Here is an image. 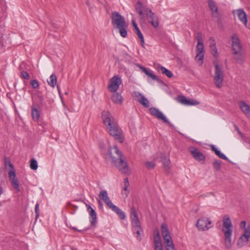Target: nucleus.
<instances>
[{"label":"nucleus","instance_id":"obj_1","mask_svg":"<svg viewBox=\"0 0 250 250\" xmlns=\"http://www.w3.org/2000/svg\"><path fill=\"white\" fill-rule=\"evenodd\" d=\"M102 117L110 135L119 143H123L124 141L123 131L118 125L114 121L111 114L108 111H103L102 113Z\"/></svg>","mask_w":250,"mask_h":250},{"label":"nucleus","instance_id":"obj_2","mask_svg":"<svg viewBox=\"0 0 250 250\" xmlns=\"http://www.w3.org/2000/svg\"><path fill=\"white\" fill-rule=\"evenodd\" d=\"M109 155L115 166L122 173H126L128 171V165L124 160L122 152L116 146L110 147Z\"/></svg>","mask_w":250,"mask_h":250},{"label":"nucleus","instance_id":"obj_3","mask_svg":"<svg viewBox=\"0 0 250 250\" xmlns=\"http://www.w3.org/2000/svg\"><path fill=\"white\" fill-rule=\"evenodd\" d=\"M111 22L113 25H115V28L119 30L120 35L123 38H125L127 36V25L126 24L125 19L119 13L113 12L111 15Z\"/></svg>","mask_w":250,"mask_h":250},{"label":"nucleus","instance_id":"obj_4","mask_svg":"<svg viewBox=\"0 0 250 250\" xmlns=\"http://www.w3.org/2000/svg\"><path fill=\"white\" fill-rule=\"evenodd\" d=\"M232 222L229 215H226L223 219L222 231L225 235V245L227 249H230L232 246L231 236L232 234Z\"/></svg>","mask_w":250,"mask_h":250},{"label":"nucleus","instance_id":"obj_5","mask_svg":"<svg viewBox=\"0 0 250 250\" xmlns=\"http://www.w3.org/2000/svg\"><path fill=\"white\" fill-rule=\"evenodd\" d=\"M212 222L208 217H202L198 220L196 227L199 230L205 231L212 228Z\"/></svg>","mask_w":250,"mask_h":250},{"label":"nucleus","instance_id":"obj_6","mask_svg":"<svg viewBox=\"0 0 250 250\" xmlns=\"http://www.w3.org/2000/svg\"><path fill=\"white\" fill-rule=\"evenodd\" d=\"M223 79V71L222 68L217 64L215 65V76L214 80L218 88H221L222 87Z\"/></svg>","mask_w":250,"mask_h":250},{"label":"nucleus","instance_id":"obj_7","mask_svg":"<svg viewBox=\"0 0 250 250\" xmlns=\"http://www.w3.org/2000/svg\"><path fill=\"white\" fill-rule=\"evenodd\" d=\"M232 41V50L234 55L238 54L241 52L242 45L240 44V41L238 36L236 34L232 35L231 37Z\"/></svg>","mask_w":250,"mask_h":250},{"label":"nucleus","instance_id":"obj_8","mask_svg":"<svg viewBox=\"0 0 250 250\" xmlns=\"http://www.w3.org/2000/svg\"><path fill=\"white\" fill-rule=\"evenodd\" d=\"M150 113L158 119L162 120L164 123L167 124L170 126H172L171 123L168 121L167 118L165 116L163 113L156 107H151L149 108Z\"/></svg>","mask_w":250,"mask_h":250},{"label":"nucleus","instance_id":"obj_9","mask_svg":"<svg viewBox=\"0 0 250 250\" xmlns=\"http://www.w3.org/2000/svg\"><path fill=\"white\" fill-rule=\"evenodd\" d=\"M121 83L122 80L118 76L112 77L111 79L110 84L109 85L110 91L112 92H116Z\"/></svg>","mask_w":250,"mask_h":250},{"label":"nucleus","instance_id":"obj_10","mask_svg":"<svg viewBox=\"0 0 250 250\" xmlns=\"http://www.w3.org/2000/svg\"><path fill=\"white\" fill-rule=\"evenodd\" d=\"M8 176L13 187L17 191H20V188L19 186V182L16 177L15 171L9 170L8 172Z\"/></svg>","mask_w":250,"mask_h":250},{"label":"nucleus","instance_id":"obj_11","mask_svg":"<svg viewBox=\"0 0 250 250\" xmlns=\"http://www.w3.org/2000/svg\"><path fill=\"white\" fill-rule=\"evenodd\" d=\"M99 197L100 200H103L109 208L113 205L108 195L106 190H102L99 194Z\"/></svg>","mask_w":250,"mask_h":250},{"label":"nucleus","instance_id":"obj_12","mask_svg":"<svg viewBox=\"0 0 250 250\" xmlns=\"http://www.w3.org/2000/svg\"><path fill=\"white\" fill-rule=\"evenodd\" d=\"M191 154H192L193 158L198 162H203L204 163L206 157L199 150L196 148H192L190 150Z\"/></svg>","mask_w":250,"mask_h":250},{"label":"nucleus","instance_id":"obj_13","mask_svg":"<svg viewBox=\"0 0 250 250\" xmlns=\"http://www.w3.org/2000/svg\"><path fill=\"white\" fill-rule=\"evenodd\" d=\"M135 9L140 16L143 15V11H144L146 16H147V14L149 15L150 12H152V10L150 8L143 6L142 2L140 1L137 2Z\"/></svg>","mask_w":250,"mask_h":250},{"label":"nucleus","instance_id":"obj_14","mask_svg":"<svg viewBox=\"0 0 250 250\" xmlns=\"http://www.w3.org/2000/svg\"><path fill=\"white\" fill-rule=\"evenodd\" d=\"M146 17L148 22L155 28H156L159 26V20L154 13L150 12L149 15L147 14Z\"/></svg>","mask_w":250,"mask_h":250},{"label":"nucleus","instance_id":"obj_15","mask_svg":"<svg viewBox=\"0 0 250 250\" xmlns=\"http://www.w3.org/2000/svg\"><path fill=\"white\" fill-rule=\"evenodd\" d=\"M90 217V222L92 226L95 227L97 224V213L95 210L89 205H86Z\"/></svg>","mask_w":250,"mask_h":250},{"label":"nucleus","instance_id":"obj_16","mask_svg":"<svg viewBox=\"0 0 250 250\" xmlns=\"http://www.w3.org/2000/svg\"><path fill=\"white\" fill-rule=\"evenodd\" d=\"M239 105L242 111L250 119V106L243 101L239 103Z\"/></svg>","mask_w":250,"mask_h":250},{"label":"nucleus","instance_id":"obj_17","mask_svg":"<svg viewBox=\"0 0 250 250\" xmlns=\"http://www.w3.org/2000/svg\"><path fill=\"white\" fill-rule=\"evenodd\" d=\"M132 23L134 29V32L137 35L138 38L140 39L141 45L143 47H144L145 44V40L144 36L135 21L132 20Z\"/></svg>","mask_w":250,"mask_h":250},{"label":"nucleus","instance_id":"obj_18","mask_svg":"<svg viewBox=\"0 0 250 250\" xmlns=\"http://www.w3.org/2000/svg\"><path fill=\"white\" fill-rule=\"evenodd\" d=\"M208 6L212 12V17H217L219 16L218 7L215 2L212 0H208Z\"/></svg>","mask_w":250,"mask_h":250},{"label":"nucleus","instance_id":"obj_19","mask_svg":"<svg viewBox=\"0 0 250 250\" xmlns=\"http://www.w3.org/2000/svg\"><path fill=\"white\" fill-rule=\"evenodd\" d=\"M209 41L211 42V44L209 45L210 49V53L214 57L217 58L218 56V50L216 46L215 40L212 37H210L209 39Z\"/></svg>","mask_w":250,"mask_h":250},{"label":"nucleus","instance_id":"obj_20","mask_svg":"<svg viewBox=\"0 0 250 250\" xmlns=\"http://www.w3.org/2000/svg\"><path fill=\"white\" fill-rule=\"evenodd\" d=\"M236 13L239 20L245 24H246L248 20L247 16L245 12L243 9H238L236 11Z\"/></svg>","mask_w":250,"mask_h":250},{"label":"nucleus","instance_id":"obj_21","mask_svg":"<svg viewBox=\"0 0 250 250\" xmlns=\"http://www.w3.org/2000/svg\"><path fill=\"white\" fill-rule=\"evenodd\" d=\"M131 225L132 226L133 232L137 234V239L140 241L141 240V238L140 236L141 235V232L142 231L140 222L136 223V224L133 223L131 224Z\"/></svg>","mask_w":250,"mask_h":250},{"label":"nucleus","instance_id":"obj_22","mask_svg":"<svg viewBox=\"0 0 250 250\" xmlns=\"http://www.w3.org/2000/svg\"><path fill=\"white\" fill-rule=\"evenodd\" d=\"M112 211L117 213L122 220H125L126 216L124 211L114 204L109 208Z\"/></svg>","mask_w":250,"mask_h":250},{"label":"nucleus","instance_id":"obj_23","mask_svg":"<svg viewBox=\"0 0 250 250\" xmlns=\"http://www.w3.org/2000/svg\"><path fill=\"white\" fill-rule=\"evenodd\" d=\"M130 218L131 220V224L140 222L139 221L137 212L135 208L132 207L130 209Z\"/></svg>","mask_w":250,"mask_h":250},{"label":"nucleus","instance_id":"obj_24","mask_svg":"<svg viewBox=\"0 0 250 250\" xmlns=\"http://www.w3.org/2000/svg\"><path fill=\"white\" fill-rule=\"evenodd\" d=\"M136 65L138 66L142 72H143L144 73H145L147 76L150 77L152 79L155 80L156 79V76L151 71H149L147 70L145 67L141 65V64L139 63H136Z\"/></svg>","mask_w":250,"mask_h":250},{"label":"nucleus","instance_id":"obj_25","mask_svg":"<svg viewBox=\"0 0 250 250\" xmlns=\"http://www.w3.org/2000/svg\"><path fill=\"white\" fill-rule=\"evenodd\" d=\"M161 161L163 163L165 171L167 173H168L170 167L169 159L166 156H162L161 157Z\"/></svg>","mask_w":250,"mask_h":250},{"label":"nucleus","instance_id":"obj_26","mask_svg":"<svg viewBox=\"0 0 250 250\" xmlns=\"http://www.w3.org/2000/svg\"><path fill=\"white\" fill-rule=\"evenodd\" d=\"M31 114L33 120L35 122L38 121L40 117V112L37 109V105H32Z\"/></svg>","mask_w":250,"mask_h":250},{"label":"nucleus","instance_id":"obj_27","mask_svg":"<svg viewBox=\"0 0 250 250\" xmlns=\"http://www.w3.org/2000/svg\"><path fill=\"white\" fill-rule=\"evenodd\" d=\"M157 70L158 72L166 75L168 78H171L173 76V73L171 71L160 65L157 66Z\"/></svg>","mask_w":250,"mask_h":250},{"label":"nucleus","instance_id":"obj_28","mask_svg":"<svg viewBox=\"0 0 250 250\" xmlns=\"http://www.w3.org/2000/svg\"><path fill=\"white\" fill-rule=\"evenodd\" d=\"M111 100L115 104H122L123 99L121 94L118 92H114Z\"/></svg>","mask_w":250,"mask_h":250},{"label":"nucleus","instance_id":"obj_29","mask_svg":"<svg viewBox=\"0 0 250 250\" xmlns=\"http://www.w3.org/2000/svg\"><path fill=\"white\" fill-rule=\"evenodd\" d=\"M211 149L220 158L229 161V158L224 154L222 153L214 145H211Z\"/></svg>","mask_w":250,"mask_h":250},{"label":"nucleus","instance_id":"obj_30","mask_svg":"<svg viewBox=\"0 0 250 250\" xmlns=\"http://www.w3.org/2000/svg\"><path fill=\"white\" fill-rule=\"evenodd\" d=\"M57 76L56 74H52L49 77V81H48V84L52 87L54 88L57 83Z\"/></svg>","mask_w":250,"mask_h":250},{"label":"nucleus","instance_id":"obj_31","mask_svg":"<svg viewBox=\"0 0 250 250\" xmlns=\"http://www.w3.org/2000/svg\"><path fill=\"white\" fill-rule=\"evenodd\" d=\"M4 166L5 168L6 169H7L8 168H10V170H13V171H15L14 166L10 162L9 158L7 157H5L4 159Z\"/></svg>","mask_w":250,"mask_h":250},{"label":"nucleus","instance_id":"obj_32","mask_svg":"<svg viewBox=\"0 0 250 250\" xmlns=\"http://www.w3.org/2000/svg\"><path fill=\"white\" fill-rule=\"evenodd\" d=\"M161 233L163 237L170 234L167 225L164 223L161 225Z\"/></svg>","mask_w":250,"mask_h":250},{"label":"nucleus","instance_id":"obj_33","mask_svg":"<svg viewBox=\"0 0 250 250\" xmlns=\"http://www.w3.org/2000/svg\"><path fill=\"white\" fill-rule=\"evenodd\" d=\"M138 102L146 108H148L149 106V101L144 96L142 97V99H138Z\"/></svg>","mask_w":250,"mask_h":250},{"label":"nucleus","instance_id":"obj_34","mask_svg":"<svg viewBox=\"0 0 250 250\" xmlns=\"http://www.w3.org/2000/svg\"><path fill=\"white\" fill-rule=\"evenodd\" d=\"M153 241L154 242L162 241L159 230L157 229L154 230Z\"/></svg>","mask_w":250,"mask_h":250},{"label":"nucleus","instance_id":"obj_35","mask_svg":"<svg viewBox=\"0 0 250 250\" xmlns=\"http://www.w3.org/2000/svg\"><path fill=\"white\" fill-rule=\"evenodd\" d=\"M204 51V46L203 42H197L196 46V53H203Z\"/></svg>","mask_w":250,"mask_h":250},{"label":"nucleus","instance_id":"obj_36","mask_svg":"<svg viewBox=\"0 0 250 250\" xmlns=\"http://www.w3.org/2000/svg\"><path fill=\"white\" fill-rule=\"evenodd\" d=\"M195 59L199 63L200 65H202L203 63L204 60L203 53H197Z\"/></svg>","mask_w":250,"mask_h":250},{"label":"nucleus","instance_id":"obj_37","mask_svg":"<svg viewBox=\"0 0 250 250\" xmlns=\"http://www.w3.org/2000/svg\"><path fill=\"white\" fill-rule=\"evenodd\" d=\"M243 237L246 239V241H249V238L250 237V227H249L245 229V232L244 233Z\"/></svg>","mask_w":250,"mask_h":250},{"label":"nucleus","instance_id":"obj_38","mask_svg":"<svg viewBox=\"0 0 250 250\" xmlns=\"http://www.w3.org/2000/svg\"><path fill=\"white\" fill-rule=\"evenodd\" d=\"M30 168L33 170H36L38 168V166L37 161L32 159L30 160Z\"/></svg>","mask_w":250,"mask_h":250},{"label":"nucleus","instance_id":"obj_39","mask_svg":"<svg viewBox=\"0 0 250 250\" xmlns=\"http://www.w3.org/2000/svg\"><path fill=\"white\" fill-rule=\"evenodd\" d=\"M214 169L217 171H219L221 169V162L218 160H216L213 163Z\"/></svg>","mask_w":250,"mask_h":250},{"label":"nucleus","instance_id":"obj_40","mask_svg":"<svg viewBox=\"0 0 250 250\" xmlns=\"http://www.w3.org/2000/svg\"><path fill=\"white\" fill-rule=\"evenodd\" d=\"M155 250H163V245L162 241L154 242Z\"/></svg>","mask_w":250,"mask_h":250},{"label":"nucleus","instance_id":"obj_41","mask_svg":"<svg viewBox=\"0 0 250 250\" xmlns=\"http://www.w3.org/2000/svg\"><path fill=\"white\" fill-rule=\"evenodd\" d=\"M248 241H246V239L243 237V235H242L239 238V241H238V245L242 246H243L246 245L248 243Z\"/></svg>","mask_w":250,"mask_h":250},{"label":"nucleus","instance_id":"obj_42","mask_svg":"<svg viewBox=\"0 0 250 250\" xmlns=\"http://www.w3.org/2000/svg\"><path fill=\"white\" fill-rule=\"evenodd\" d=\"M165 247L166 250H175L173 241L170 242L169 243H167L165 245Z\"/></svg>","mask_w":250,"mask_h":250},{"label":"nucleus","instance_id":"obj_43","mask_svg":"<svg viewBox=\"0 0 250 250\" xmlns=\"http://www.w3.org/2000/svg\"><path fill=\"white\" fill-rule=\"evenodd\" d=\"M146 167L148 169H153L155 166V164L153 162H146L145 163Z\"/></svg>","mask_w":250,"mask_h":250},{"label":"nucleus","instance_id":"obj_44","mask_svg":"<svg viewBox=\"0 0 250 250\" xmlns=\"http://www.w3.org/2000/svg\"><path fill=\"white\" fill-rule=\"evenodd\" d=\"M179 101L180 103L184 104L187 105L188 102V99H187L185 96H180L178 97Z\"/></svg>","mask_w":250,"mask_h":250},{"label":"nucleus","instance_id":"obj_45","mask_svg":"<svg viewBox=\"0 0 250 250\" xmlns=\"http://www.w3.org/2000/svg\"><path fill=\"white\" fill-rule=\"evenodd\" d=\"M133 95L135 98V100L137 102L138 99H142V97H144V95L139 92H134L133 94Z\"/></svg>","mask_w":250,"mask_h":250},{"label":"nucleus","instance_id":"obj_46","mask_svg":"<svg viewBox=\"0 0 250 250\" xmlns=\"http://www.w3.org/2000/svg\"><path fill=\"white\" fill-rule=\"evenodd\" d=\"M199 102L195 100L190 99L188 100V102L187 104V105H198L199 104Z\"/></svg>","mask_w":250,"mask_h":250},{"label":"nucleus","instance_id":"obj_47","mask_svg":"<svg viewBox=\"0 0 250 250\" xmlns=\"http://www.w3.org/2000/svg\"><path fill=\"white\" fill-rule=\"evenodd\" d=\"M30 83L32 85V86L34 89L37 88L39 86L38 81L37 80H32L30 82Z\"/></svg>","mask_w":250,"mask_h":250},{"label":"nucleus","instance_id":"obj_48","mask_svg":"<svg viewBox=\"0 0 250 250\" xmlns=\"http://www.w3.org/2000/svg\"><path fill=\"white\" fill-rule=\"evenodd\" d=\"M35 211V213H36V219H37L40 215L39 203H37L36 204Z\"/></svg>","mask_w":250,"mask_h":250},{"label":"nucleus","instance_id":"obj_49","mask_svg":"<svg viewBox=\"0 0 250 250\" xmlns=\"http://www.w3.org/2000/svg\"><path fill=\"white\" fill-rule=\"evenodd\" d=\"M196 39L198 42H203L202 41V34L201 32H198L197 34Z\"/></svg>","mask_w":250,"mask_h":250},{"label":"nucleus","instance_id":"obj_50","mask_svg":"<svg viewBox=\"0 0 250 250\" xmlns=\"http://www.w3.org/2000/svg\"><path fill=\"white\" fill-rule=\"evenodd\" d=\"M21 78L26 80H28L29 78V74L27 72L24 71L21 72Z\"/></svg>","mask_w":250,"mask_h":250},{"label":"nucleus","instance_id":"obj_51","mask_svg":"<svg viewBox=\"0 0 250 250\" xmlns=\"http://www.w3.org/2000/svg\"><path fill=\"white\" fill-rule=\"evenodd\" d=\"M235 129L237 130L238 134L241 136L242 138H244L245 136L244 135V134L242 133V132L240 130L238 127L236 125H234Z\"/></svg>","mask_w":250,"mask_h":250},{"label":"nucleus","instance_id":"obj_52","mask_svg":"<svg viewBox=\"0 0 250 250\" xmlns=\"http://www.w3.org/2000/svg\"><path fill=\"white\" fill-rule=\"evenodd\" d=\"M238 55V56L237 57H235L234 58V59L237 61V62H239V61H242V54L241 53V52L239 53Z\"/></svg>","mask_w":250,"mask_h":250},{"label":"nucleus","instance_id":"obj_53","mask_svg":"<svg viewBox=\"0 0 250 250\" xmlns=\"http://www.w3.org/2000/svg\"><path fill=\"white\" fill-rule=\"evenodd\" d=\"M246 221H242L241 224H240V227H241V228L244 229H246Z\"/></svg>","mask_w":250,"mask_h":250},{"label":"nucleus","instance_id":"obj_54","mask_svg":"<svg viewBox=\"0 0 250 250\" xmlns=\"http://www.w3.org/2000/svg\"><path fill=\"white\" fill-rule=\"evenodd\" d=\"M129 182L127 178H125L124 179V186L125 187H129Z\"/></svg>","mask_w":250,"mask_h":250},{"label":"nucleus","instance_id":"obj_55","mask_svg":"<svg viewBox=\"0 0 250 250\" xmlns=\"http://www.w3.org/2000/svg\"><path fill=\"white\" fill-rule=\"evenodd\" d=\"M154 80L156 81L159 83L165 84L164 82L160 79L158 78L157 77H156V79H155Z\"/></svg>","mask_w":250,"mask_h":250},{"label":"nucleus","instance_id":"obj_56","mask_svg":"<svg viewBox=\"0 0 250 250\" xmlns=\"http://www.w3.org/2000/svg\"><path fill=\"white\" fill-rule=\"evenodd\" d=\"M164 243L165 245H166L167 243H169L170 242L172 241V238L171 239H166V240H164Z\"/></svg>","mask_w":250,"mask_h":250},{"label":"nucleus","instance_id":"obj_57","mask_svg":"<svg viewBox=\"0 0 250 250\" xmlns=\"http://www.w3.org/2000/svg\"><path fill=\"white\" fill-rule=\"evenodd\" d=\"M52 28L54 30H55L56 29L58 28V26L55 23H52Z\"/></svg>","mask_w":250,"mask_h":250},{"label":"nucleus","instance_id":"obj_58","mask_svg":"<svg viewBox=\"0 0 250 250\" xmlns=\"http://www.w3.org/2000/svg\"><path fill=\"white\" fill-rule=\"evenodd\" d=\"M98 206L100 208H103V203H102V202L101 201V200H98Z\"/></svg>","mask_w":250,"mask_h":250},{"label":"nucleus","instance_id":"obj_59","mask_svg":"<svg viewBox=\"0 0 250 250\" xmlns=\"http://www.w3.org/2000/svg\"><path fill=\"white\" fill-rule=\"evenodd\" d=\"M163 239L164 240H166V239H171V235H170V234H169L168 235H166L165 236H163Z\"/></svg>","mask_w":250,"mask_h":250},{"label":"nucleus","instance_id":"obj_60","mask_svg":"<svg viewBox=\"0 0 250 250\" xmlns=\"http://www.w3.org/2000/svg\"><path fill=\"white\" fill-rule=\"evenodd\" d=\"M70 228H71L72 229H73L75 231H79V232H82V230L78 229H77L75 227H70Z\"/></svg>","mask_w":250,"mask_h":250},{"label":"nucleus","instance_id":"obj_61","mask_svg":"<svg viewBox=\"0 0 250 250\" xmlns=\"http://www.w3.org/2000/svg\"><path fill=\"white\" fill-rule=\"evenodd\" d=\"M128 187L124 186V190L125 191H127V193H129V190H128Z\"/></svg>","mask_w":250,"mask_h":250},{"label":"nucleus","instance_id":"obj_62","mask_svg":"<svg viewBox=\"0 0 250 250\" xmlns=\"http://www.w3.org/2000/svg\"><path fill=\"white\" fill-rule=\"evenodd\" d=\"M93 9L94 8L92 6H89V10L90 12H93L94 11Z\"/></svg>","mask_w":250,"mask_h":250},{"label":"nucleus","instance_id":"obj_63","mask_svg":"<svg viewBox=\"0 0 250 250\" xmlns=\"http://www.w3.org/2000/svg\"><path fill=\"white\" fill-rule=\"evenodd\" d=\"M57 89L58 90V92L60 94L61 93V91H60V86L59 85H57Z\"/></svg>","mask_w":250,"mask_h":250},{"label":"nucleus","instance_id":"obj_64","mask_svg":"<svg viewBox=\"0 0 250 250\" xmlns=\"http://www.w3.org/2000/svg\"><path fill=\"white\" fill-rule=\"evenodd\" d=\"M39 98H40V99L41 101V102H42V101H43V98H42V96H39Z\"/></svg>","mask_w":250,"mask_h":250}]
</instances>
